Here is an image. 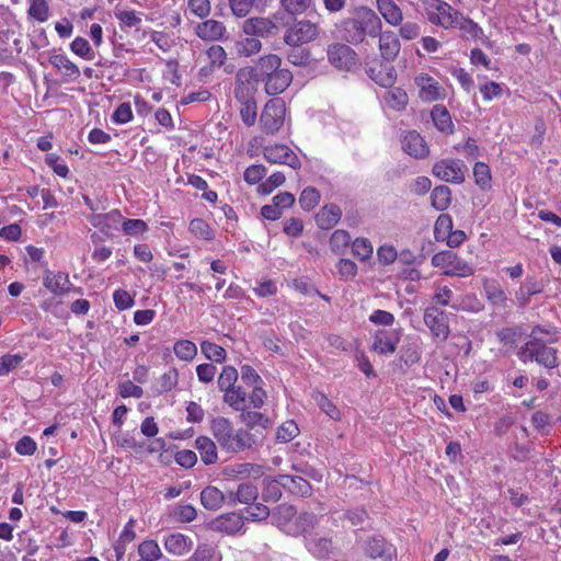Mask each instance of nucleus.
Wrapping results in <instances>:
<instances>
[{
  "instance_id": "nucleus-37",
  "label": "nucleus",
  "mask_w": 561,
  "mask_h": 561,
  "mask_svg": "<svg viewBox=\"0 0 561 561\" xmlns=\"http://www.w3.org/2000/svg\"><path fill=\"white\" fill-rule=\"evenodd\" d=\"M256 83L253 80H240L239 71L236 75V87L233 90L236 100L240 103H249L255 100Z\"/></svg>"
},
{
  "instance_id": "nucleus-38",
  "label": "nucleus",
  "mask_w": 561,
  "mask_h": 561,
  "mask_svg": "<svg viewBox=\"0 0 561 561\" xmlns=\"http://www.w3.org/2000/svg\"><path fill=\"white\" fill-rule=\"evenodd\" d=\"M67 285H70V282L66 273L47 272L44 277V286L55 295H62L68 291Z\"/></svg>"
},
{
  "instance_id": "nucleus-30",
  "label": "nucleus",
  "mask_w": 561,
  "mask_h": 561,
  "mask_svg": "<svg viewBox=\"0 0 561 561\" xmlns=\"http://www.w3.org/2000/svg\"><path fill=\"white\" fill-rule=\"evenodd\" d=\"M542 293V285L535 277H527L525 283L515 291L519 308H525L534 295Z\"/></svg>"
},
{
  "instance_id": "nucleus-24",
  "label": "nucleus",
  "mask_w": 561,
  "mask_h": 561,
  "mask_svg": "<svg viewBox=\"0 0 561 561\" xmlns=\"http://www.w3.org/2000/svg\"><path fill=\"white\" fill-rule=\"evenodd\" d=\"M293 80V75L288 69L279 68L276 70L265 83V92L268 95H277L284 92Z\"/></svg>"
},
{
  "instance_id": "nucleus-33",
  "label": "nucleus",
  "mask_w": 561,
  "mask_h": 561,
  "mask_svg": "<svg viewBox=\"0 0 561 561\" xmlns=\"http://www.w3.org/2000/svg\"><path fill=\"white\" fill-rule=\"evenodd\" d=\"M377 9L387 23L397 26L403 20L400 7L393 0H376Z\"/></svg>"
},
{
  "instance_id": "nucleus-21",
  "label": "nucleus",
  "mask_w": 561,
  "mask_h": 561,
  "mask_svg": "<svg viewBox=\"0 0 561 561\" xmlns=\"http://www.w3.org/2000/svg\"><path fill=\"white\" fill-rule=\"evenodd\" d=\"M259 497V490L252 482L240 483L237 491L228 492V505L234 506L237 503L253 504Z\"/></svg>"
},
{
  "instance_id": "nucleus-16",
  "label": "nucleus",
  "mask_w": 561,
  "mask_h": 561,
  "mask_svg": "<svg viewBox=\"0 0 561 561\" xmlns=\"http://www.w3.org/2000/svg\"><path fill=\"white\" fill-rule=\"evenodd\" d=\"M239 419L245 425L244 428L252 433H256L260 439L263 438V431L272 426V420L264 413L257 411H251L247 408L240 411Z\"/></svg>"
},
{
  "instance_id": "nucleus-1",
  "label": "nucleus",
  "mask_w": 561,
  "mask_h": 561,
  "mask_svg": "<svg viewBox=\"0 0 561 561\" xmlns=\"http://www.w3.org/2000/svg\"><path fill=\"white\" fill-rule=\"evenodd\" d=\"M339 37L350 45H360L367 37L375 38L382 28L378 14L367 5H356L350 11V16L335 24Z\"/></svg>"
},
{
  "instance_id": "nucleus-27",
  "label": "nucleus",
  "mask_w": 561,
  "mask_h": 561,
  "mask_svg": "<svg viewBox=\"0 0 561 561\" xmlns=\"http://www.w3.org/2000/svg\"><path fill=\"white\" fill-rule=\"evenodd\" d=\"M342 210L336 204L324 205L316 215V221L320 229L329 230L333 228L341 219Z\"/></svg>"
},
{
  "instance_id": "nucleus-43",
  "label": "nucleus",
  "mask_w": 561,
  "mask_h": 561,
  "mask_svg": "<svg viewBox=\"0 0 561 561\" xmlns=\"http://www.w3.org/2000/svg\"><path fill=\"white\" fill-rule=\"evenodd\" d=\"M558 330L556 327H543L536 324L529 334V339L536 343H553L558 341Z\"/></svg>"
},
{
  "instance_id": "nucleus-45",
  "label": "nucleus",
  "mask_w": 561,
  "mask_h": 561,
  "mask_svg": "<svg viewBox=\"0 0 561 561\" xmlns=\"http://www.w3.org/2000/svg\"><path fill=\"white\" fill-rule=\"evenodd\" d=\"M248 394L247 392L239 386L232 387V389L228 390V392L224 393V402L227 403L236 411H241L245 408Z\"/></svg>"
},
{
  "instance_id": "nucleus-23",
  "label": "nucleus",
  "mask_w": 561,
  "mask_h": 561,
  "mask_svg": "<svg viewBox=\"0 0 561 561\" xmlns=\"http://www.w3.org/2000/svg\"><path fill=\"white\" fill-rule=\"evenodd\" d=\"M400 339L394 332L377 330L374 335L371 350L378 354H393Z\"/></svg>"
},
{
  "instance_id": "nucleus-4",
  "label": "nucleus",
  "mask_w": 561,
  "mask_h": 561,
  "mask_svg": "<svg viewBox=\"0 0 561 561\" xmlns=\"http://www.w3.org/2000/svg\"><path fill=\"white\" fill-rule=\"evenodd\" d=\"M282 66V59L275 54H268L257 59L254 66L239 69L240 80H253L256 84L266 81Z\"/></svg>"
},
{
  "instance_id": "nucleus-58",
  "label": "nucleus",
  "mask_w": 561,
  "mask_h": 561,
  "mask_svg": "<svg viewBox=\"0 0 561 561\" xmlns=\"http://www.w3.org/2000/svg\"><path fill=\"white\" fill-rule=\"evenodd\" d=\"M297 511L289 504H279L272 511V518L278 526H285L295 517Z\"/></svg>"
},
{
  "instance_id": "nucleus-2",
  "label": "nucleus",
  "mask_w": 561,
  "mask_h": 561,
  "mask_svg": "<svg viewBox=\"0 0 561 561\" xmlns=\"http://www.w3.org/2000/svg\"><path fill=\"white\" fill-rule=\"evenodd\" d=\"M274 19L286 27L284 42L286 45H304L314 41L320 33L319 26L309 20L297 21L296 16H286L285 13L276 12Z\"/></svg>"
},
{
  "instance_id": "nucleus-63",
  "label": "nucleus",
  "mask_w": 561,
  "mask_h": 561,
  "mask_svg": "<svg viewBox=\"0 0 561 561\" xmlns=\"http://www.w3.org/2000/svg\"><path fill=\"white\" fill-rule=\"evenodd\" d=\"M27 14L43 23L49 18V7L46 0H32Z\"/></svg>"
},
{
  "instance_id": "nucleus-39",
  "label": "nucleus",
  "mask_w": 561,
  "mask_h": 561,
  "mask_svg": "<svg viewBox=\"0 0 561 561\" xmlns=\"http://www.w3.org/2000/svg\"><path fill=\"white\" fill-rule=\"evenodd\" d=\"M451 190L447 185L436 186L431 194V205L438 211H443L450 206Z\"/></svg>"
},
{
  "instance_id": "nucleus-19",
  "label": "nucleus",
  "mask_w": 561,
  "mask_h": 561,
  "mask_svg": "<svg viewBox=\"0 0 561 561\" xmlns=\"http://www.w3.org/2000/svg\"><path fill=\"white\" fill-rule=\"evenodd\" d=\"M366 73L376 84L382 88H392L397 81L396 68L387 61L380 62L379 69L368 67Z\"/></svg>"
},
{
  "instance_id": "nucleus-12",
  "label": "nucleus",
  "mask_w": 561,
  "mask_h": 561,
  "mask_svg": "<svg viewBox=\"0 0 561 561\" xmlns=\"http://www.w3.org/2000/svg\"><path fill=\"white\" fill-rule=\"evenodd\" d=\"M210 431L220 448L228 453L236 433L231 421L224 416L214 417L210 423Z\"/></svg>"
},
{
  "instance_id": "nucleus-35",
  "label": "nucleus",
  "mask_w": 561,
  "mask_h": 561,
  "mask_svg": "<svg viewBox=\"0 0 561 561\" xmlns=\"http://www.w3.org/2000/svg\"><path fill=\"white\" fill-rule=\"evenodd\" d=\"M558 350L547 343H536L535 362L545 368L552 369L558 366Z\"/></svg>"
},
{
  "instance_id": "nucleus-51",
  "label": "nucleus",
  "mask_w": 561,
  "mask_h": 561,
  "mask_svg": "<svg viewBox=\"0 0 561 561\" xmlns=\"http://www.w3.org/2000/svg\"><path fill=\"white\" fill-rule=\"evenodd\" d=\"M237 380H238V370L233 366L227 365L222 368V370L218 377V380H217L218 389L220 391H222L224 393L228 392V390L232 389V387L236 386Z\"/></svg>"
},
{
  "instance_id": "nucleus-55",
  "label": "nucleus",
  "mask_w": 561,
  "mask_h": 561,
  "mask_svg": "<svg viewBox=\"0 0 561 561\" xmlns=\"http://www.w3.org/2000/svg\"><path fill=\"white\" fill-rule=\"evenodd\" d=\"M373 251V244L367 238L359 237L352 242V253L360 261L370 259Z\"/></svg>"
},
{
  "instance_id": "nucleus-46",
  "label": "nucleus",
  "mask_w": 561,
  "mask_h": 561,
  "mask_svg": "<svg viewBox=\"0 0 561 561\" xmlns=\"http://www.w3.org/2000/svg\"><path fill=\"white\" fill-rule=\"evenodd\" d=\"M400 360L411 367L421 359L422 350L417 341H412L401 347Z\"/></svg>"
},
{
  "instance_id": "nucleus-42",
  "label": "nucleus",
  "mask_w": 561,
  "mask_h": 561,
  "mask_svg": "<svg viewBox=\"0 0 561 561\" xmlns=\"http://www.w3.org/2000/svg\"><path fill=\"white\" fill-rule=\"evenodd\" d=\"M283 486L278 483V476L263 479L262 499L265 502H277L282 497Z\"/></svg>"
},
{
  "instance_id": "nucleus-3",
  "label": "nucleus",
  "mask_w": 561,
  "mask_h": 561,
  "mask_svg": "<svg viewBox=\"0 0 561 561\" xmlns=\"http://www.w3.org/2000/svg\"><path fill=\"white\" fill-rule=\"evenodd\" d=\"M355 543L365 557L373 560L392 561L397 557L396 547L379 533L356 534Z\"/></svg>"
},
{
  "instance_id": "nucleus-11",
  "label": "nucleus",
  "mask_w": 561,
  "mask_h": 561,
  "mask_svg": "<svg viewBox=\"0 0 561 561\" xmlns=\"http://www.w3.org/2000/svg\"><path fill=\"white\" fill-rule=\"evenodd\" d=\"M414 81L419 88V96L423 101L434 102L446 98L445 89L430 75L421 73L415 77Z\"/></svg>"
},
{
  "instance_id": "nucleus-40",
  "label": "nucleus",
  "mask_w": 561,
  "mask_h": 561,
  "mask_svg": "<svg viewBox=\"0 0 561 561\" xmlns=\"http://www.w3.org/2000/svg\"><path fill=\"white\" fill-rule=\"evenodd\" d=\"M485 297L488 301L496 308H505L507 296L499 283L492 282L484 285Z\"/></svg>"
},
{
  "instance_id": "nucleus-22",
  "label": "nucleus",
  "mask_w": 561,
  "mask_h": 561,
  "mask_svg": "<svg viewBox=\"0 0 561 561\" xmlns=\"http://www.w3.org/2000/svg\"><path fill=\"white\" fill-rule=\"evenodd\" d=\"M244 526V518L238 513H227L220 515L213 522V528L220 533L234 535L239 533Z\"/></svg>"
},
{
  "instance_id": "nucleus-62",
  "label": "nucleus",
  "mask_w": 561,
  "mask_h": 561,
  "mask_svg": "<svg viewBox=\"0 0 561 561\" xmlns=\"http://www.w3.org/2000/svg\"><path fill=\"white\" fill-rule=\"evenodd\" d=\"M523 332H522V329L517 325L515 327H507V328H503L501 330H499L496 332V337L497 340L505 344V345H510L512 347H516L517 346V342L519 340V337L522 336Z\"/></svg>"
},
{
  "instance_id": "nucleus-52",
  "label": "nucleus",
  "mask_w": 561,
  "mask_h": 561,
  "mask_svg": "<svg viewBox=\"0 0 561 561\" xmlns=\"http://www.w3.org/2000/svg\"><path fill=\"white\" fill-rule=\"evenodd\" d=\"M291 48L287 54V60L295 66H307L311 61V53L302 45H289Z\"/></svg>"
},
{
  "instance_id": "nucleus-17",
  "label": "nucleus",
  "mask_w": 561,
  "mask_h": 561,
  "mask_svg": "<svg viewBox=\"0 0 561 561\" xmlns=\"http://www.w3.org/2000/svg\"><path fill=\"white\" fill-rule=\"evenodd\" d=\"M379 38V50L383 61L392 62L399 55L401 44L397 34L392 31H383L377 34Z\"/></svg>"
},
{
  "instance_id": "nucleus-25",
  "label": "nucleus",
  "mask_w": 561,
  "mask_h": 561,
  "mask_svg": "<svg viewBox=\"0 0 561 561\" xmlns=\"http://www.w3.org/2000/svg\"><path fill=\"white\" fill-rule=\"evenodd\" d=\"M342 518L347 520L352 526L357 527L354 534L366 529V525L370 527L371 517L364 505L352 506L343 511Z\"/></svg>"
},
{
  "instance_id": "nucleus-28",
  "label": "nucleus",
  "mask_w": 561,
  "mask_h": 561,
  "mask_svg": "<svg viewBox=\"0 0 561 561\" xmlns=\"http://www.w3.org/2000/svg\"><path fill=\"white\" fill-rule=\"evenodd\" d=\"M201 503L206 510L217 511L224 503L228 504V493L224 494L218 488L208 485L201 492Z\"/></svg>"
},
{
  "instance_id": "nucleus-50",
  "label": "nucleus",
  "mask_w": 561,
  "mask_h": 561,
  "mask_svg": "<svg viewBox=\"0 0 561 561\" xmlns=\"http://www.w3.org/2000/svg\"><path fill=\"white\" fill-rule=\"evenodd\" d=\"M201 351L206 358L215 363L221 364L227 357V352L222 346L209 341H203L201 343Z\"/></svg>"
},
{
  "instance_id": "nucleus-41",
  "label": "nucleus",
  "mask_w": 561,
  "mask_h": 561,
  "mask_svg": "<svg viewBox=\"0 0 561 561\" xmlns=\"http://www.w3.org/2000/svg\"><path fill=\"white\" fill-rule=\"evenodd\" d=\"M286 16H297L314 5V0H279Z\"/></svg>"
},
{
  "instance_id": "nucleus-9",
  "label": "nucleus",
  "mask_w": 561,
  "mask_h": 561,
  "mask_svg": "<svg viewBox=\"0 0 561 561\" xmlns=\"http://www.w3.org/2000/svg\"><path fill=\"white\" fill-rule=\"evenodd\" d=\"M263 157L272 164H286L294 170L301 168V162L297 154L286 145L274 144L263 148Z\"/></svg>"
},
{
  "instance_id": "nucleus-49",
  "label": "nucleus",
  "mask_w": 561,
  "mask_h": 561,
  "mask_svg": "<svg viewBox=\"0 0 561 561\" xmlns=\"http://www.w3.org/2000/svg\"><path fill=\"white\" fill-rule=\"evenodd\" d=\"M174 354L178 358L185 362H191L197 355V346L190 340H180L174 343Z\"/></svg>"
},
{
  "instance_id": "nucleus-60",
  "label": "nucleus",
  "mask_w": 561,
  "mask_h": 561,
  "mask_svg": "<svg viewBox=\"0 0 561 561\" xmlns=\"http://www.w3.org/2000/svg\"><path fill=\"white\" fill-rule=\"evenodd\" d=\"M70 49L84 60H92L95 56L90 43L81 36H77L70 44Z\"/></svg>"
},
{
  "instance_id": "nucleus-5",
  "label": "nucleus",
  "mask_w": 561,
  "mask_h": 561,
  "mask_svg": "<svg viewBox=\"0 0 561 561\" xmlns=\"http://www.w3.org/2000/svg\"><path fill=\"white\" fill-rule=\"evenodd\" d=\"M432 265L434 267L445 268L443 274L447 276L468 277L474 274V268L451 250H445L434 254Z\"/></svg>"
},
{
  "instance_id": "nucleus-57",
  "label": "nucleus",
  "mask_w": 561,
  "mask_h": 561,
  "mask_svg": "<svg viewBox=\"0 0 561 561\" xmlns=\"http://www.w3.org/2000/svg\"><path fill=\"white\" fill-rule=\"evenodd\" d=\"M140 559L146 561H157L162 557L161 549L157 541L145 540L138 546Z\"/></svg>"
},
{
  "instance_id": "nucleus-18",
  "label": "nucleus",
  "mask_w": 561,
  "mask_h": 561,
  "mask_svg": "<svg viewBox=\"0 0 561 561\" xmlns=\"http://www.w3.org/2000/svg\"><path fill=\"white\" fill-rule=\"evenodd\" d=\"M261 439L256 433H252L247 428H239L233 434V440L229 447V454H240L245 450H253L261 445Z\"/></svg>"
},
{
  "instance_id": "nucleus-10",
  "label": "nucleus",
  "mask_w": 561,
  "mask_h": 561,
  "mask_svg": "<svg viewBox=\"0 0 561 561\" xmlns=\"http://www.w3.org/2000/svg\"><path fill=\"white\" fill-rule=\"evenodd\" d=\"M424 323L430 329L434 337L446 341L449 336L448 314L437 307H427L424 310Z\"/></svg>"
},
{
  "instance_id": "nucleus-44",
  "label": "nucleus",
  "mask_w": 561,
  "mask_h": 561,
  "mask_svg": "<svg viewBox=\"0 0 561 561\" xmlns=\"http://www.w3.org/2000/svg\"><path fill=\"white\" fill-rule=\"evenodd\" d=\"M385 100L389 107H391L394 111L404 110L409 102L407 92L400 87H392L386 93Z\"/></svg>"
},
{
  "instance_id": "nucleus-32",
  "label": "nucleus",
  "mask_w": 561,
  "mask_h": 561,
  "mask_svg": "<svg viewBox=\"0 0 561 561\" xmlns=\"http://www.w3.org/2000/svg\"><path fill=\"white\" fill-rule=\"evenodd\" d=\"M195 448L198 450L204 465H214L218 460L217 446L209 437L198 436L195 440Z\"/></svg>"
},
{
  "instance_id": "nucleus-61",
  "label": "nucleus",
  "mask_w": 561,
  "mask_h": 561,
  "mask_svg": "<svg viewBox=\"0 0 561 561\" xmlns=\"http://www.w3.org/2000/svg\"><path fill=\"white\" fill-rule=\"evenodd\" d=\"M190 231L197 238L206 241L214 239V231L203 218H194L190 222Z\"/></svg>"
},
{
  "instance_id": "nucleus-56",
  "label": "nucleus",
  "mask_w": 561,
  "mask_h": 561,
  "mask_svg": "<svg viewBox=\"0 0 561 561\" xmlns=\"http://www.w3.org/2000/svg\"><path fill=\"white\" fill-rule=\"evenodd\" d=\"M456 28L460 30L462 32V37L467 39H478L483 35V30L480 25L465 15Z\"/></svg>"
},
{
  "instance_id": "nucleus-14",
  "label": "nucleus",
  "mask_w": 561,
  "mask_h": 561,
  "mask_svg": "<svg viewBox=\"0 0 561 561\" xmlns=\"http://www.w3.org/2000/svg\"><path fill=\"white\" fill-rule=\"evenodd\" d=\"M437 13L430 16V21L444 28H456L463 18V14L444 1L437 0Z\"/></svg>"
},
{
  "instance_id": "nucleus-34",
  "label": "nucleus",
  "mask_w": 561,
  "mask_h": 561,
  "mask_svg": "<svg viewBox=\"0 0 561 561\" xmlns=\"http://www.w3.org/2000/svg\"><path fill=\"white\" fill-rule=\"evenodd\" d=\"M197 36L204 41H216L222 38L226 33L225 25L216 20H207L197 25Z\"/></svg>"
},
{
  "instance_id": "nucleus-64",
  "label": "nucleus",
  "mask_w": 561,
  "mask_h": 561,
  "mask_svg": "<svg viewBox=\"0 0 561 561\" xmlns=\"http://www.w3.org/2000/svg\"><path fill=\"white\" fill-rule=\"evenodd\" d=\"M299 434L298 425L295 421L289 420L284 422L278 428L276 433V439L279 443H288L293 440Z\"/></svg>"
},
{
  "instance_id": "nucleus-26",
  "label": "nucleus",
  "mask_w": 561,
  "mask_h": 561,
  "mask_svg": "<svg viewBox=\"0 0 561 561\" xmlns=\"http://www.w3.org/2000/svg\"><path fill=\"white\" fill-rule=\"evenodd\" d=\"M50 65L57 68L65 78V82H75L80 78V69L66 55H51Z\"/></svg>"
},
{
  "instance_id": "nucleus-6",
  "label": "nucleus",
  "mask_w": 561,
  "mask_h": 561,
  "mask_svg": "<svg viewBox=\"0 0 561 561\" xmlns=\"http://www.w3.org/2000/svg\"><path fill=\"white\" fill-rule=\"evenodd\" d=\"M285 114L286 105L282 99L275 98L267 101L260 117L262 130L271 135L277 133L284 124Z\"/></svg>"
},
{
  "instance_id": "nucleus-13",
  "label": "nucleus",
  "mask_w": 561,
  "mask_h": 561,
  "mask_svg": "<svg viewBox=\"0 0 561 561\" xmlns=\"http://www.w3.org/2000/svg\"><path fill=\"white\" fill-rule=\"evenodd\" d=\"M401 146L405 153L415 159H424L430 154L426 141L416 130L405 131L401 138Z\"/></svg>"
},
{
  "instance_id": "nucleus-8",
  "label": "nucleus",
  "mask_w": 561,
  "mask_h": 561,
  "mask_svg": "<svg viewBox=\"0 0 561 561\" xmlns=\"http://www.w3.org/2000/svg\"><path fill=\"white\" fill-rule=\"evenodd\" d=\"M466 171L467 165L459 159H442L432 168L434 176L454 184H461L465 182Z\"/></svg>"
},
{
  "instance_id": "nucleus-15",
  "label": "nucleus",
  "mask_w": 561,
  "mask_h": 561,
  "mask_svg": "<svg viewBox=\"0 0 561 561\" xmlns=\"http://www.w3.org/2000/svg\"><path fill=\"white\" fill-rule=\"evenodd\" d=\"M242 30L248 36L270 37L277 34V25L270 19L255 16L243 22Z\"/></svg>"
},
{
  "instance_id": "nucleus-47",
  "label": "nucleus",
  "mask_w": 561,
  "mask_h": 561,
  "mask_svg": "<svg viewBox=\"0 0 561 561\" xmlns=\"http://www.w3.org/2000/svg\"><path fill=\"white\" fill-rule=\"evenodd\" d=\"M473 176L476 184L482 190L491 188L492 175L490 167L481 161L476 162L473 167Z\"/></svg>"
},
{
  "instance_id": "nucleus-48",
  "label": "nucleus",
  "mask_w": 561,
  "mask_h": 561,
  "mask_svg": "<svg viewBox=\"0 0 561 561\" xmlns=\"http://www.w3.org/2000/svg\"><path fill=\"white\" fill-rule=\"evenodd\" d=\"M329 244L333 253L341 255L351 244V234L343 229L335 230L331 234Z\"/></svg>"
},
{
  "instance_id": "nucleus-29",
  "label": "nucleus",
  "mask_w": 561,
  "mask_h": 561,
  "mask_svg": "<svg viewBox=\"0 0 561 561\" xmlns=\"http://www.w3.org/2000/svg\"><path fill=\"white\" fill-rule=\"evenodd\" d=\"M431 117L435 127L445 135H451L455 131V125L451 115L445 105L436 104L431 111Z\"/></svg>"
},
{
  "instance_id": "nucleus-20",
  "label": "nucleus",
  "mask_w": 561,
  "mask_h": 561,
  "mask_svg": "<svg viewBox=\"0 0 561 561\" xmlns=\"http://www.w3.org/2000/svg\"><path fill=\"white\" fill-rule=\"evenodd\" d=\"M278 483L285 491L296 496H307L311 493V484L300 476L278 474Z\"/></svg>"
},
{
  "instance_id": "nucleus-7",
  "label": "nucleus",
  "mask_w": 561,
  "mask_h": 561,
  "mask_svg": "<svg viewBox=\"0 0 561 561\" xmlns=\"http://www.w3.org/2000/svg\"><path fill=\"white\" fill-rule=\"evenodd\" d=\"M329 62L336 69L352 71L358 65V55L347 43H333L327 50Z\"/></svg>"
},
{
  "instance_id": "nucleus-31",
  "label": "nucleus",
  "mask_w": 561,
  "mask_h": 561,
  "mask_svg": "<svg viewBox=\"0 0 561 561\" xmlns=\"http://www.w3.org/2000/svg\"><path fill=\"white\" fill-rule=\"evenodd\" d=\"M306 548L318 559H328L332 552V540L328 537L311 536L306 539Z\"/></svg>"
},
{
  "instance_id": "nucleus-53",
  "label": "nucleus",
  "mask_w": 561,
  "mask_h": 561,
  "mask_svg": "<svg viewBox=\"0 0 561 561\" xmlns=\"http://www.w3.org/2000/svg\"><path fill=\"white\" fill-rule=\"evenodd\" d=\"M320 192L316 187L307 186L302 190L299 196L300 207L306 211H310L317 207L320 202Z\"/></svg>"
},
{
  "instance_id": "nucleus-54",
  "label": "nucleus",
  "mask_w": 561,
  "mask_h": 561,
  "mask_svg": "<svg viewBox=\"0 0 561 561\" xmlns=\"http://www.w3.org/2000/svg\"><path fill=\"white\" fill-rule=\"evenodd\" d=\"M453 230V219L448 214H440L434 225V237L437 241H445Z\"/></svg>"
},
{
  "instance_id": "nucleus-59",
  "label": "nucleus",
  "mask_w": 561,
  "mask_h": 561,
  "mask_svg": "<svg viewBox=\"0 0 561 561\" xmlns=\"http://www.w3.org/2000/svg\"><path fill=\"white\" fill-rule=\"evenodd\" d=\"M179 381V371L176 368H171L169 371L164 373L157 382L156 391L161 394L164 392L171 391Z\"/></svg>"
},
{
  "instance_id": "nucleus-36",
  "label": "nucleus",
  "mask_w": 561,
  "mask_h": 561,
  "mask_svg": "<svg viewBox=\"0 0 561 561\" xmlns=\"http://www.w3.org/2000/svg\"><path fill=\"white\" fill-rule=\"evenodd\" d=\"M192 540L180 533L170 534L164 539V548L168 552L182 556L191 549Z\"/></svg>"
}]
</instances>
